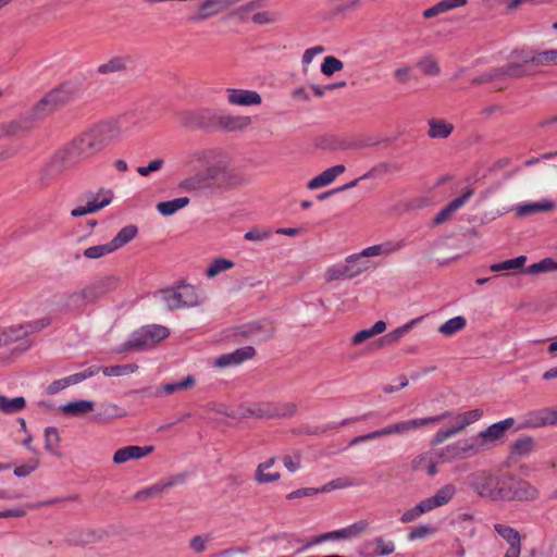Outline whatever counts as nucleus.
Here are the masks:
<instances>
[{
    "label": "nucleus",
    "mask_w": 557,
    "mask_h": 557,
    "mask_svg": "<svg viewBox=\"0 0 557 557\" xmlns=\"http://www.w3.org/2000/svg\"><path fill=\"white\" fill-rule=\"evenodd\" d=\"M196 385V379L194 375L188 374L184 379L176 381V382H170L164 383L161 386V389L156 392V396H162L163 394L170 395L173 393L184 392L191 389Z\"/></svg>",
    "instance_id": "obj_26"
},
{
    "label": "nucleus",
    "mask_w": 557,
    "mask_h": 557,
    "mask_svg": "<svg viewBox=\"0 0 557 557\" xmlns=\"http://www.w3.org/2000/svg\"><path fill=\"white\" fill-rule=\"evenodd\" d=\"M0 127L2 138H22L33 129L34 125L24 113L18 119L0 123Z\"/></svg>",
    "instance_id": "obj_15"
},
{
    "label": "nucleus",
    "mask_w": 557,
    "mask_h": 557,
    "mask_svg": "<svg viewBox=\"0 0 557 557\" xmlns=\"http://www.w3.org/2000/svg\"><path fill=\"white\" fill-rule=\"evenodd\" d=\"M131 63V57L128 55H114L107 62L100 64L97 67V72L100 75H109L113 73L125 72Z\"/></svg>",
    "instance_id": "obj_23"
},
{
    "label": "nucleus",
    "mask_w": 557,
    "mask_h": 557,
    "mask_svg": "<svg viewBox=\"0 0 557 557\" xmlns=\"http://www.w3.org/2000/svg\"><path fill=\"white\" fill-rule=\"evenodd\" d=\"M534 445V441L532 437H522L517 440L512 445V451L517 455H527L529 454Z\"/></svg>",
    "instance_id": "obj_63"
},
{
    "label": "nucleus",
    "mask_w": 557,
    "mask_h": 557,
    "mask_svg": "<svg viewBox=\"0 0 557 557\" xmlns=\"http://www.w3.org/2000/svg\"><path fill=\"white\" fill-rule=\"evenodd\" d=\"M153 446L128 445L119 448L113 455V462L121 465L132 459H141L153 451Z\"/></svg>",
    "instance_id": "obj_18"
},
{
    "label": "nucleus",
    "mask_w": 557,
    "mask_h": 557,
    "mask_svg": "<svg viewBox=\"0 0 557 557\" xmlns=\"http://www.w3.org/2000/svg\"><path fill=\"white\" fill-rule=\"evenodd\" d=\"M343 69H344V63L339 59H337L333 55L325 57L321 64V72L325 76H332L334 73L339 72Z\"/></svg>",
    "instance_id": "obj_55"
},
{
    "label": "nucleus",
    "mask_w": 557,
    "mask_h": 557,
    "mask_svg": "<svg viewBox=\"0 0 557 557\" xmlns=\"http://www.w3.org/2000/svg\"><path fill=\"white\" fill-rule=\"evenodd\" d=\"M275 418L293 417L297 412V405L295 403H280L273 404Z\"/></svg>",
    "instance_id": "obj_61"
},
{
    "label": "nucleus",
    "mask_w": 557,
    "mask_h": 557,
    "mask_svg": "<svg viewBox=\"0 0 557 557\" xmlns=\"http://www.w3.org/2000/svg\"><path fill=\"white\" fill-rule=\"evenodd\" d=\"M480 446L481 445L475 442L474 437L458 441L442 448L438 457L444 462L470 458L481 453Z\"/></svg>",
    "instance_id": "obj_7"
},
{
    "label": "nucleus",
    "mask_w": 557,
    "mask_h": 557,
    "mask_svg": "<svg viewBox=\"0 0 557 557\" xmlns=\"http://www.w3.org/2000/svg\"><path fill=\"white\" fill-rule=\"evenodd\" d=\"M272 232L269 228L253 227L245 233L244 238L250 242H263L270 238Z\"/></svg>",
    "instance_id": "obj_64"
},
{
    "label": "nucleus",
    "mask_w": 557,
    "mask_h": 557,
    "mask_svg": "<svg viewBox=\"0 0 557 557\" xmlns=\"http://www.w3.org/2000/svg\"><path fill=\"white\" fill-rule=\"evenodd\" d=\"M138 228L136 225L129 224L119 231V233L112 238L110 244L114 251L128 244L136 237Z\"/></svg>",
    "instance_id": "obj_36"
},
{
    "label": "nucleus",
    "mask_w": 557,
    "mask_h": 557,
    "mask_svg": "<svg viewBox=\"0 0 557 557\" xmlns=\"http://www.w3.org/2000/svg\"><path fill=\"white\" fill-rule=\"evenodd\" d=\"M275 327L271 322H250L238 327V335L255 343L267 342L273 337Z\"/></svg>",
    "instance_id": "obj_11"
},
{
    "label": "nucleus",
    "mask_w": 557,
    "mask_h": 557,
    "mask_svg": "<svg viewBox=\"0 0 557 557\" xmlns=\"http://www.w3.org/2000/svg\"><path fill=\"white\" fill-rule=\"evenodd\" d=\"M555 208V202L550 200H542L537 202H529L516 208L519 216H527L539 212L552 211Z\"/></svg>",
    "instance_id": "obj_31"
},
{
    "label": "nucleus",
    "mask_w": 557,
    "mask_h": 557,
    "mask_svg": "<svg viewBox=\"0 0 557 557\" xmlns=\"http://www.w3.org/2000/svg\"><path fill=\"white\" fill-rule=\"evenodd\" d=\"M26 405V400L24 397L18 396L15 398H8L3 395H0V411L3 413H14L22 410Z\"/></svg>",
    "instance_id": "obj_46"
},
{
    "label": "nucleus",
    "mask_w": 557,
    "mask_h": 557,
    "mask_svg": "<svg viewBox=\"0 0 557 557\" xmlns=\"http://www.w3.org/2000/svg\"><path fill=\"white\" fill-rule=\"evenodd\" d=\"M467 4V0H441L433 7L424 10L423 17L431 18L438 14L448 12L453 9L460 8Z\"/></svg>",
    "instance_id": "obj_30"
},
{
    "label": "nucleus",
    "mask_w": 557,
    "mask_h": 557,
    "mask_svg": "<svg viewBox=\"0 0 557 557\" xmlns=\"http://www.w3.org/2000/svg\"><path fill=\"white\" fill-rule=\"evenodd\" d=\"M466 324H467L466 318H463L461 315H457V317L451 318V319L447 320L446 322H444L438 327V332L445 336H451V335L456 334L457 332L461 331L462 329H465Z\"/></svg>",
    "instance_id": "obj_44"
},
{
    "label": "nucleus",
    "mask_w": 557,
    "mask_h": 557,
    "mask_svg": "<svg viewBox=\"0 0 557 557\" xmlns=\"http://www.w3.org/2000/svg\"><path fill=\"white\" fill-rule=\"evenodd\" d=\"M205 177L223 188H232L246 182L240 174L228 171L220 164L208 166L205 171Z\"/></svg>",
    "instance_id": "obj_10"
},
{
    "label": "nucleus",
    "mask_w": 557,
    "mask_h": 557,
    "mask_svg": "<svg viewBox=\"0 0 557 557\" xmlns=\"http://www.w3.org/2000/svg\"><path fill=\"white\" fill-rule=\"evenodd\" d=\"M557 424V410L542 408L523 414L520 428L535 429Z\"/></svg>",
    "instance_id": "obj_12"
},
{
    "label": "nucleus",
    "mask_w": 557,
    "mask_h": 557,
    "mask_svg": "<svg viewBox=\"0 0 557 557\" xmlns=\"http://www.w3.org/2000/svg\"><path fill=\"white\" fill-rule=\"evenodd\" d=\"M186 480L185 473H178L175 475H172L171 478L166 479L165 481L158 482L149 487L143 488L138 491L134 495L135 500H145L148 498L157 497L169 491L171 487L183 484Z\"/></svg>",
    "instance_id": "obj_13"
},
{
    "label": "nucleus",
    "mask_w": 557,
    "mask_h": 557,
    "mask_svg": "<svg viewBox=\"0 0 557 557\" xmlns=\"http://www.w3.org/2000/svg\"><path fill=\"white\" fill-rule=\"evenodd\" d=\"M234 267V262L225 258L214 259L206 271V275L211 278L216 276L223 271L230 270Z\"/></svg>",
    "instance_id": "obj_50"
},
{
    "label": "nucleus",
    "mask_w": 557,
    "mask_h": 557,
    "mask_svg": "<svg viewBox=\"0 0 557 557\" xmlns=\"http://www.w3.org/2000/svg\"><path fill=\"white\" fill-rule=\"evenodd\" d=\"M456 494V486L454 484H446L442 486L436 493L433 495L434 500L438 505V507L448 504Z\"/></svg>",
    "instance_id": "obj_53"
},
{
    "label": "nucleus",
    "mask_w": 557,
    "mask_h": 557,
    "mask_svg": "<svg viewBox=\"0 0 557 557\" xmlns=\"http://www.w3.org/2000/svg\"><path fill=\"white\" fill-rule=\"evenodd\" d=\"M75 94L76 88L72 84L66 83L49 91L46 97L54 110H58L69 103L74 98Z\"/></svg>",
    "instance_id": "obj_19"
},
{
    "label": "nucleus",
    "mask_w": 557,
    "mask_h": 557,
    "mask_svg": "<svg viewBox=\"0 0 557 557\" xmlns=\"http://www.w3.org/2000/svg\"><path fill=\"white\" fill-rule=\"evenodd\" d=\"M483 416V410L481 409H472L462 413H458L455 419L457 421V424L451 426L456 434L460 433L462 430H465L468 425L476 422L480 420Z\"/></svg>",
    "instance_id": "obj_35"
},
{
    "label": "nucleus",
    "mask_w": 557,
    "mask_h": 557,
    "mask_svg": "<svg viewBox=\"0 0 557 557\" xmlns=\"http://www.w3.org/2000/svg\"><path fill=\"white\" fill-rule=\"evenodd\" d=\"M113 198L112 190H107L106 196L101 199V202H87L86 206L74 208L71 211V215L74 218L83 216L89 213H95L102 208L107 207Z\"/></svg>",
    "instance_id": "obj_29"
},
{
    "label": "nucleus",
    "mask_w": 557,
    "mask_h": 557,
    "mask_svg": "<svg viewBox=\"0 0 557 557\" xmlns=\"http://www.w3.org/2000/svg\"><path fill=\"white\" fill-rule=\"evenodd\" d=\"M251 122L250 116L220 114L218 129L225 132H239L246 129Z\"/></svg>",
    "instance_id": "obj_20"
},
{
    "label": "nucleus",
    "mask_w": 557,
    "mask_h": 557,
    "mask_svg": "<svg viewBox=\"0 0 557 557\" xmlns=\"http://www.w3.org/2000/svg\"><path fill=\"white\" fill-rule=\"evenodd\" d=\"M473 188H466L460 197H457L454 200H451L436 213V215L433 219V223L440 225L448 221L453 216V214L473 196Z\"/></svg>",
    "instance_id": "obj_16"
},
{
    "label": "nucleus",
    "mask_w": 557,
    "mask_h": 557,
    "mask_svg": "<svg viewBox=\"0 0 557 557\" xmlns=\"http://www.w3.org/2000/svg\"><path fill=\"white\" fill-rule=\"evenodd\" d=\"M557 271V261L552 258H544L539 262L532 263L523 272L525 274H540Z\"/></svg>",
    "instance_id": "obj_42"
},
{
    "label": "nucleus",
    "mask_w": 557,
    "mask_h": 557,
    "mask_svg": "<svg viewBox=\"0 0 557 557\" xmlns=\"http://www.w3.org/2000/svg\"><path fill=\"white\" fill-rule=\"evenodd\" d=\"M1 345L8 346L27 337L24 324L0 329Z\"/></svg>",
    "instance_id": "obj_34"
},
{
    "label": "nucleus",
    "mask_w": 557,
    "mask_h": 557,
    "mask_svg": "<svg viewBox=\"0 0 557 557\" xmlns=\"http://www.w3.org/2000/svg\"><path fill=\"white\" fill-rule=\"evenodd\" d=\"M506 472L493 473L478 471L468 476L470 487L481 497L492 502H502Z\"/></svg>",
    "instance_id": "obj_2"
},
{
    "label": "nucleus",
    "mask_w": 557,
    "mask_h": 557,
    "mask_svg": "<svg viewBox=\"0 0 557 557\" xmlns=\"http://www.w3.org/2000/svg\"><path fill=\"white\" fill-rule=\"evenodd\" d=\"M350 278H351V273H349L346 262L334 264V265L330 267L325 272V280L327 282L338 281V280H350Z\"/></svg>",
    "instance_id": "obj_47"
},
{
    "label": "nucleus",
    "mask_w": 557,
    "mask_h": 557,
    "mask_svg": "<svg viewBox=\"0 0 557 557\" xmlns=\"http://www.w3.org/2000/svg\"><path fill=\"white\" fill-rule=\"evenodd\" d=\"M273 404L260 405L255 409H248L246 416L256 418H275Z\"/></svg>",
    "instance_id": "obj_62"
},
{
    "label": "nucleus",
    "mask_w": 557,
    "mask_h": 557,
    "mask_svg": "<svg viewBox=\"0 0 557 557\" xmlns=\"http://www.w3.org/2000/svg\"><path fill=\"white\" fill-rule=\"evenodd\" d=\"M178 292L181 297V301L183 304V308L196 307L200 304L199 296L196 292V288L191 285H181L178 286Z\"/></svg>",
    "instance_id": "obj_45"
},
{
    "label": "nucleus",
    "mask_w": 557,
    "mask_h": 557,
    "mask_svg": "<svg viewBox=\"0 0 557 557\" xmlns=\"http://www.w3.org/2000/svg\"><path fill=\"white\" fill-rule=\"evenodd\" d=\"M220 0H206L198 8V14L191 16V21H203L214 14H216L220 10L215 8L216 3Z\"/></svg>",
    "instance_id": "obj_51"
},
{
    "label": "nucleus",
    "mask_w": 557,
    "mask_h": 557,
    "mask_svg": "<svg viewBox=\"0 0 557 557\" xmlns=\"http://www.w3.org/2000/svg\"><path fill=\"white\" fill-rule=\"evenodd\" d=\"M220 114L211 109L186 111L182 114V124L188 128L218 129Z\"/></svg>",
    "instance_id": "obj_8"
},
{
    "label": "nucleus",
    "mask_w": 557,
    "mask_h": 557,
    "mask_svg": "<svg viewBox=\"0 0 557 557\" xmlns=\"http://www.w3.org/2000/svg\"><path fill=\"white\" fill-rule=\"evenodd\" d=\"M385 330H386V323L384 321L380 320V321L375 322L372 327L364 329V330L357 332L351 338V344L360 345L361 343L373 337L374 335L383 333Z\"/></svg>",
    "instance_id": "obj_39"
},
{
    "label": "nucleus",
    "mask_w": 557,
    "mask_h": 557,
    "mask_svg": "<svg viewBox=\"0 0 557 557\" xmlns=\"http://www.w3.org/2000/svg\"><path fill=\"white\" fill-rule=\"evenodd\" d=\"M54 108L50 104L48 98L44 96L38 102H36L32 109H29L27 112H25L27 119L32 122V124L35 126V124L45 117H47L49 114L54 112Z\"/></svg>",
    "instance_id": "obj_25"
},
{
    "label": "nucleus",
    "mask_w": 557,
    "mask_h": 557,
    "mask_svg": "<svg viewBox=\"0 0 557 557\" xmlns=\"http://www.w3.org/2000/svg\"><path fill=\"white\" fill-rule=\"evenodd\" d=\"M256 355L252 346H245L227 354L220 355L214 359V367L228 368L239 366L246 360L251 359Z\"/></svg>",
    "instance_id": "obj_14"
},
{
    "label": "nucleus",
    "mask_w": 557,
    "mask_h": 557,
    "mask_svg": "<svg viewBox=\"0 0 557 557\" xmlns=\"http://www.w3.org/2000/svg\"><path fill=\"white\" fill-rule=\"evenodd\" d=\"M527 257L519 256L513 259L505 260L503 262L494 263L491 265V271L500 272V271H509V270H518L522 269L525 264Z\"/></svg>",
    "instance_id": "obj_48"
},
{
    "label": "nucleus",
    "mask_w": 557,
    "mask_h": 557,
    "mask_svg": "<svg viewBox=\"0 0 557 557\" xmlns=\"http://www.w3.org/2000/svg\"><path fill=\"white\" fill-rule=\"evenodd\" d=\"M101 540V535L91 529L74 530L69 533L65 542L71 546H84Z\"/></svg>",
    "instance_id": "obj_21"
},
{
    "label": "nucleus",
    "mask_w": 557,
    "mask_h": 557,
    "mask_svg": "<svg viewBox=\"0 0 557 557\" xmlns=\"http://www.w3.org/2000/svg\"><path fill=\"white\" fill-rule=\"evenodd\" d=\"M368 527H369L368 520H359L358 522L350 524L346 528L322 533V534L315 536L314 539H312L311 541L302 542V546L297 552L298 553L302 552L310 546H313V545H317V544H320V543H323L326 541L350 540V539L357 537L363 531H366L368 529Z\"/></svg>",
    "instance_id": "obj_6"
},
{
    "label": "nucleus",
    "mask_w": 557,
    "mask_h": 557,
    "mask_svg": "<svg viewBox=\"0 0 557 557\" xmlns=\"http://www.w3.org/2000/svg\"><path fill=\"white\" fill-rule=\"evenodd\" d=\"M138 369L135 363L117 364L110 367H102V373L107 376H122L129 373H134Z\"/></svg>",
    "instance_id": "obj_52"
},
{
    "label": "nucleus",
    "mask_w": 557,
    "mask_h": 557,
    "mask_svg": "<svg viewBox=\"0 0 557 557\" xmlns=\"http://www.w3.org/2000/svg\"><path fill=\"white\" fill-rule=\"evenodd\" d=\"M495 531L509 544V548L521 552L520 534L511 527L495 524Z\"/></svg>",
    "instance_id": "obj_37"
},
{
    "label": "nucleus",
    "mask_w": 557,
    "mask_h": 557,
    "mask_svg": "<svg viewBox=\"0 0 557 557\" xmlns=\"http://www.w3.org/2000/svg\"><path fill=\"white\" fill-rule=\"evenodd\" d=\"M511 57L513 60L504 65L505 77L521 78L537 73L534 67L539 65L535 62H529L530 58L536 57L535 51L527 49L513 50Z\"/></svg>",
    "instance_id": "obj_5"
},
{
    "label": "nucleus",
    "mask_w": 557,
    "mask_h": 557,
    "mask_svg": "<svg viewBox=\"0 0 557 557\" xmlns=\"http://www.w3.org/2000/svg\"><path fill=\"white\" fill-rule=\"evenodd\" d=\"M404 242H397V243H383L379 245H373L370 247L364 248L361 252H359V256L361 258H369V257H375L381 255H389L392 252H395L404 247Z\"/></svg>",
    "instance_id": "obj_28"
},
{
    "label": "nucleus",
    "mask_w": 557,
    "mask_h": 557,
    "mask_svg": "<svg viewBox=\"0 0 557 557\" xmlns=\"http://www.w3.org/2000/svg\"><path fill=\"white\" fill-rule=\"evenodd\" d=\"M396 170H398V166L396 164L381 162V163L376 164L375 166L371 168L368 172H366L361 176V178H366V180L376 178L381 175L391 173Z\"/></svg>",
    "instance_id": "obj_54"
},
{
    "label": "nucleus",
    "mask_w": 557,
    "mask_h": 557,
    "mask_svg": "<svg viewBox=\"0 0 557 557\" xmlns=\"http://www.w3.org/2000/svg\"><path fill=\"white\" fill-rule=\"evenodd\" d=\"M114 252L112 245L109 243L96 245L84 250V257L88 259H99Z\"/></svg>",
    "instance_id": "obj_56"
},
{
    "label": "nucleus",
    "mask_w": 557,
    "mask_h": 557,
    "mask_svg": "<svg viewBox=\"0 0 557 557\" xmlns=\"http://www.w3.org/2000/svg\"><path fill=\"white\" fill-rule=\"evenodd\" d=\"M536 57L529 59V62H535L540 65L554 64L557 65V49H549L542 52H535Z\"/></svg>",
    "instance_id": "obj_58"
},
{
    "label": "nucleus",
    "mask_w": 557,
    "mask_h": 557,
    "mask_svg": "<svg viewBox=\"0 0 557 557\" xmlns=\"http://www.w3.org/2000/svg\"><path fill=\"white\" fill-rule=\"evenodd\" d=\"M182 295H180L178 289H165L161 293V299L165 307L170 310H176L183 308V304L181 301Z\"/></svg>",
    "instance_id": "obj_49"
},
{
    "label": "nucleus",
    "mask_w": 557,
    "mask_h": 557,
    "mask_svg": "<svg viewBox=\"0 0 557 557\" xmlns=\"http://www.w3.org/2000/svg\"><path fill=\"white\" fill-rule=\"evenodd\" d=\"M274 462H275V458L272 457V458H269L268 460H265L264 462H261L257 467L256 481L258 483L264 484V483L275 482V481L280 480L281 474L278 472L265 473V470L271 468L274 465Z\"/></svg>",
    "instance_id": "obj_40"
},
{
    "label": "nucleus",
    "mask_w": 557,
    "mask_h": 557,
    "mask_svg": "<svg viewBox=\"0 0 557 557\" xmlns=\"http://www.w3.org/2000/svg\"><path fill=\"white\" fill-rule=\"evenodd\" d=\"M126 416L125 409L115 404H103L94 417L97 423L108 422L110 420L120 419Z\"/></svg>",
    "instance_id": "obj_27"
},
{
    "label": "nucleus",
    "mask_w": 557,
    "mask_h": 557,
    "mask_svg": "<svg viewBox=\"0 0 557 557\" xmlns=\"http://www.w3.org/2000/svg\"><path fill=\"white\" fill-rule=\"evenodd\" d=\"M422 318L413 319L406 324H404L400 327L395 329L394 331L389 332L385 336H383L380 342L381 345L391 344L398 342L406 333H408L413 325H416Z\"/></svg>",
    "instance_id": "obj_43"
},
{
    "label": "nucleus",
    "mask_w": 557,
    "mask_h": 557,
    "mask_svg": "<svg viewBox=\"0 0 557 557\" xmlns=\"http://www.w3.org/2000/svg\"><path fill=\"white\" fill-rule=\"evenodd\" d=\"M417 65L425 75L435 76L440 74V66L432 55H426L420 59Z\"/></svg>",
    "instance_id": "obj_59"
},
{
    "label": "nucleus",
    "mask_w": 557,
    "mask_h": 557,
    "mask_svg": "<svg viewBox=\"0 0 557 557\" xmlns=\"http://www.w3.org/2000/svg\"><path fill=\"white\" fill-rule=\"evenodd\" d=\"M128 131L129 126L126 116L101 122L79 134L62 150L57 152L51 161V165L58 171L73 168L99 153Z\"/></svg>",
    "instance_id": "obj_1"
},
{
    "label": "nucleus",
    "mask_w": 557,
    "mask_h": 557,
    "mask_svg": "<svg viewBox=\"0 0 557 557\" xmlns=\"http://www.w3.org/2000/svg\"><path fill=\"white\" fill-rule=\"evenodd\" d=\"M517 490L513 493L515 500L518 502H531L539 497V490L533 486L530 482L519 479L517 481Z\"/></svg>",
    "instance_id": "obj_32"
},
{
    "label": "nucleus",
    "mask_w": 557,
    "mask_h": 557,
    "mask_svg": "<svg viewBox=\"0 0 557 557\" xmlns=\"http://www.w3.org/2000/svg\"><path fill=\"white\" fill-rule=\"evenodd\" d=\"M345 165L337 164L326 169L321 174L317 175L308 182L309 189H317L331 184L339 174L345 172Z\"/></svg>",
    "instance_id": "obj_22"
},
{
    "label": "nucleus",
    "mask_w": 557,
    "mask_h": 557,
    "mask_svg": "<svg viewBox=\"0 0 557 557\" xmlns=\"http://www.w3.org/2000/svg\"><path fill=\"white\" fill-rule=\"evenodd\" d=\"M117 278L114 276H107L96 281L85 288L73 293L70 296V302L76 306H79L83 302H92L103 295L114 290L117 286Z\"/></svg>",
    "instance_id": "obj_4"
},
{
    "label": "nucleus",
    "mask_w": 557,
    "mask_h": 557,
    "mask_svg": "<svg viewBox=\"0 0 557 557\" xmlns=\"http://www.w3.org/2000/svg\"><path fill=\"white\" fill-rule=\"evenodd\" d=\"M60 444V435L54 426H48L45 429V448L51 453L55 454L57 448Z\"/></svg>",
    "instance_id": "obj_57"
},
{
    "label": "nucleus",
    "mask_w": 557,
    "mask_h": 557,
    "mask_svg": "<svg viewBox=\"0 0 557 557\" xmlns=\"http://www.w3.org/2000/svg\"><path fill=\"white\" fill-rule=\"evenodd\" d=\"M429 126L428 135L434 139H445L450 136L454 131V125L443 120L431 119Z\"/></svg>",
    "instance_id": "obj_33"
},
{
    "label": "nucleus",
    "mask_w": 557,
    "mask_h": 557,
    "mask_svg": "<svg viewBox=\"0 0 557 557\" xmlns=\"http://www.w3.org/2000/svg\"><path fill=\"white\" fill-rule=\"evenodd\" d=\"M95 401L92 400H75L64 404L60 407L62 413L69 417H83L95 408Z\"/></svg>",
    "instance_id": "obj_24"
},
{
    "label": "nucleus",
    "mask_w": 557,
    "mask_h": 557,
    "mask_svg": "<svg viewBox=\"0 0 557 557\" xmlns=\"http://www.w3.org/2000/svg\"><path fill=\"white\" fill-rule=\"evenodd\" d=\"M226 91L227 101L233 106L250 107L259 106L262 102L260 94L256 90L228 88Z\"/></svg>",
    "instance_id": "obj_17"
},
{
    "label": "nucleus",
    "mask_w": 557,
    "mask_h": 557,
    "mask_svg": "<svg viewBox=\"0 0 557 557\" xmlns=\"http://www.w3.org/2000/svg\"><path fill=\"white\" fill-rule=\"evenodd\" d=\"M169 334V330L162 325L153 324L144 326L133 332L129 338L116 349V352L122 354L129 350L141 351L151 348L166 338Z\"/></svg>",
    "instance_id": "obj_3"
},
{
    "label": "nucleus",
    "mask_w": 557,
    "mask_h": 557,
    "mask_svg": "<svg viewBox=\"0 0 557 557\" xmlns=\"http://www.w3.org/2000/svg\"><path fill=\"white\" fill-rule=\"evenodd\" d=\"M345 262L349 273H351V278L360 275L370 268V262L362 260L359 253L348 256Z\"/></svg>",
    "instance_id": "obj_41"
},
{
    "label": "nucleus",
    "mask_w": 557,
    "mask_h": 557,
    "mask_svg": "<svg viewBox=\"0 0 557 557\" xmlns=\"http://www.w3.org/2000/svg\"><path fill=\"white\" fill-rule=\"evenodd\" d=\"M519 480V478H516L513 476L512 474L506 472V478H505V488H504V496H503V499L502 502H512L515 500L513 498V493L516 492L517 490V481Z\"/></svg>",
    "instance_id": "obj_60"
},
{
    "label": "nucleus",
    "mask_w": 557,
    "mask_h": 557,
    "mask_svg": "<svg viewBox=\"0 0 557 557\" xmlns=\"http://www.w3.org/2000/svg\"><path fill=\"white\" fill-rule=\"evenodd\" d=\"M513 418H507L499 422L493 423L485 430L478 433V435L474 436V440L479 445H481V451L490 449L493 446H495V443L504 436L505 432L509 430L513 425Z\"/></svg>",
    "instance_id": "obj_9"
},
{
    "label": "nucleus",
    "mask_w": 557,
    "mask_h": 557,
    "mask_svg": "<svg viewBox=\"0 0 557 557\" xmlns=\"http://www.w3.org/2000/svg\"><path fill=\"white\" fill-rule=\"evenodd\" d=\"M189 203L188 197H180L169 201H162L157 205V210L164 216H169L183 209Z\"/></svg>",
    "instance_id": "obj_38"
}]
</instances>
